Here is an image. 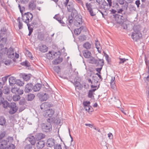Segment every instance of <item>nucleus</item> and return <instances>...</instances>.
<instances>
[{
	"instance_id": "1",
	"label": "nucleus",
	"mask_w": 149,
	"mask_h": 149,
	"mask_svg": "<svg viewBox=\"0 0 149 149\" xmlns=\"http://www.w3.org/2000/svg\"><path fill=\"white\" fill-rule=\"evenodd\" d=\"M55 118H48L47 119V123L42 124V128L44 132H48L52 130V125L51 123H55Z\"/></svg>"
},
{
	"instance_id": "2",
	"label": "nucleus",
	"mask_w": 149,
	"mask_h": 149,
	"mask_svg": "<svg viewBox=\"0 0 149 149\" xmlns=\"http://www.w3.org/2000/svg\"><path fill=\"white\" fill-rule=\"evenodd\" d=\"M13 140L12 137H8L5 139L0 140V149H6L8 143L12 142Z\"/></svg>"
},
{
	"instance_id": "3",
	"label": "nucleus",
	"mask_w": 149,
	"mask_h": 149,
	"mask_svg": "<svg viewBox=\"0 0 149 149\" xmlns=\"http://www.w3.org/2000/svg\"><path fill=\"white\" fill-rule=\"evenodd\" d=\"M33 17V15L32 13L27 12L22 14V18L23 21L27 24H29V23L31 21Z\"/></svg>"
},
{
	"instance_id": "4",
	"label": "nucleus",
	"mask_w": 149,
	"mask_h": 149,
	"mask_svg": "<svg viewBox=\"0 0 149 149\" xmlns=\"http://www.w3.org/2000/svg\"><path fill=\"white\" fill-rule=\"evenodd\" d=\"M115 18L117 22L120 24H123L127 20V16L125 15H116Z\"/></svg>"
},
{
	"instance_id": "5",
	"label": "nucleus",
	"mask_w": 149,
	"mask_h": 149,
	"mask_svg": "<svg viewBox=\"0 0 149 149\" xmlns=\"http://www.w3.org/2000/svg\"><path fill=\"white\" fill-rule=\"evenodd\" d=\"M82 23L81 16L78 15H76L74 18V25L77 27H79L82 24Z\"/></svg>"
},
{
	"instance_id": "6",
	"label": "nucleus",
	"mask_w": 149,
	"mask_h": 149,
	"mask_svg": "<svg viewBox=\"0 0 149 149\" xmlns=\"http://www.w3.org/2000/svg\"><path fill=\"white\" fill-rule=\"evenodd\" d=\"M111 6L112 8L110 10L111 13V14L116 13L117 12V10L120 8L118 3L115 1H113Z\"/></svg>"
},
{
	"instance_id": "7",
	"label": "nucleus",
	"mask_w": 149,
	"mask_h": 149,
	"mask_svg": "<svg viewBox=\"0 0 149 149\" xmlns=\"http://www.w3.org/2000/svg\"><path fill=\"white\" fill-rule=\"evenodd\" d=\"M54 111L52 109H49L44 112L43 115L45 117H49V118H54L52 117V115L54 113Z\"/></svg>"
},
{
	"instance_id": "8",
	"label": "nucleus",
	"mask_w": 149,
	"mask_h": 149,
	"mask_svg": "<svg viewBox=\"0 0 149 149\" xmlns=\"http://www.w3.org/2000/svg\"><path fill=\"white\" fill-rule=\"evenodd\" d=\"M142 35L141 32H133L132 33V38L134 40L136 41L142 37Z\"/></svg>"
},
{
	"instance_id": "9",
	"label": "nucleus",
	"mask_w": 149,
	"mask_h": 149,
	"mask_svg": "<svg viewBox=\"0 0 149 149\" xmlns=\"http://www.w3.org/2000/svg\"><path fill=\"white\" fill-rule=\"evenodd\" d=\"M11 92L14 94L21 95L23 93L24 91L20 89L19 88L14 86L11 88Z\"/></svg>"
},
{
	"instance_id": "10",
	"label": "nucleus",
	"mask_w": 149,
	"mask_h": 149,
	"mask_svg": "<svg viewBox=\"0 0 149 149\" xmlns=\"http://www.w3.org/2000/svg\"><path fill=\"white\" fill-rule=\"evenodd\" d=\"M55 141L53 138H51L48 139L47 141V147H52L54 146Z\"/></svg>"
},
{
	"instance_id": "11",
	"label": "nucleus",
	"mask_w": 149,
	"mask_h": 149,
	"mask_svg": "<svg viewBox=\"0 0 149 149\" xmlns=\"http://www.w3.org/2000/svg\"><path fill=\"white\" fill-rule=\"evenodd\" d=\"M107 2L108 3L109 6H108V4L106 2H103V9L106 10L108 9H109V7L112 6V2L111 0H107Z\"/></svg>"
},
{
	"instance_id": "12",
	"label": "nucleus",
	"mask_w": 149,
	"mask_h": 149,
	"mask_svg": "<svg viewBox=\"0 0 149 149\" xmlns=\"http://www.w3.org/2000/svg\"><path fill=\"white\" fill-rule=\"evenodd\" d=\"M33 89V85L31 83L28 84L25 87L24 91L28 93L31 91Z\"/></svg>"
},
{
	"instance_id": "13",
	"label": "nucleus",
	"mask_w": 149,
	"mask_h": 149,
	"mask_svg": "<svg viewBox=\"0 0 149 149\" xmlns=\"http://www.w3.org/2000/svg\"><path fill=\"white\" fill-rule=\"evenodd\" d=\"M86 6L87 10L89 12L91 15L92 16H94L95 15V14L93 12L92 9V5L90 3H86Z\"/></svg>"
},
{
	"instance_id": "14",
	"label": "nucleus",
	"mask_w": 149,
	"mask_h": 149,
	"mask_svg": "<svg viewBox=\"0 0 149 149\" xmlns=\"http://www.w3.org/2000/svg\"><path fill=\"white\" fill-rule=\"evenodd\" d=\"M14 52L13 49L10 48L7 53L8 57L9 58H12L14 56Z\"/></svg>"
},
{
	"instance_id": "15",
	"label": "nucleus",
	"mask_w": 149,
	"mask_h": 149,
	"mask_svg": "<svg viewBox=\"0 0 149 149\" xmlns=\"http://www.w3.org/2000/svg\"><path fill=\"white\" fill-rule=\"evenodd\" d=\"M45 146V142L43 141H40L36 143V147L38 149H41Z\"/></svg>"
},
{
	"instance_id": "16",
	"label": "nucleus",
	"mask_w": 149,
	"mask_h": 149,
	"mask_svg": "<svg viewBox=\"0 0 149 149\" xmlns=\"http://www.w3.org/2000/svg\"><path fill=\"white\" fill-rule=\"evenodd\" d=\"M54 56V53L52 51H49L48 53L46 54L47 57L49 59H52Z\"/></svg>"
},
{
	"instance_id": "17",
	"label": "nucleus",
	"mask_w": 149,
	"mask_h": 149,
	"mask_svg": "<svg viewBox=\"0 0 149 149\" xmlns=\"http://www.w3.org/2000/svg\"><path fill=\"white\" fill-rule=\"evenodd\" d=\"M40 51L42 52H45L47 51L48 47L44 45H41L39 47Z\"/></svg>"
},
{
	"instance_id": "18",
	"label": "nucleus",
	"mask_w": 149,
	"mask_h": 149,
	"mask_svg": "<svg viewBox=\"0 0 149 149\" xmlns=\"http://www.w3.org/2000/svg\"><path fill=\"white\" fill-rule=\"evenodd\" d=\"M45 137V135L42 133H38L35 136V138L37 140H40L44 138Z\"/></svg>"
},
{
	"instance_id": "19",
	"label": "nucleus",
	"mask_w": 149,
	"mask_h": 149,
	"mask_svg": "<svg viewBox=\"0 0 149 149\" xmlns=\"http://www.w3.org/2000/svg\"><path fill=\"white\" fill-rule=\"evenodd\" d=\"M16 79L15 78L13 77H11L9 79V81L10 85L12 86L16 83Z\"/></svg>"
},
{
	"instance_id": "20",
	"label": "nucleus",
	"mask_w": 149,
	"mask_h": 149,
	"mask_svg": "<svg viewBox=\"0 0 149 149\" xmlns=\"http://www.w3.org/2000/svg\"><path fill=\"white\" fill-rule=\"evenodd\" d=\"M48 97V95L46 93L41 94L40 97V100L42 101L46 100Z\"/></svg>"
},
{
	"instance_id": "21",
	"label": "nucleus",
	"mask_w": 149,
	"mask_h": 149,
	"mask_svg": "<svg viewBox=\"0 0 149 149\" xmlns=\"http://www.w3.org/2000/svg\"><path fill=\"white\" fill-rule=\"evenodd\" d=\"M41 87V85L40 84H37L33 87V89L34 91H38L40 90Z\"/></svg>"
},
{
	"instance_id": "22",
	"label": "nucleus",
	"mask_w": 149,
	"mask_h": 149,
	"mask_svg": "<svg viewBox=\"0 0 149 149\" xmlns=\"http://www.w3.org/2000/svg\"><path fill=\"white\" fill-rule=\"evenodd\" d=\"M29 7L30 9L33 10L35 9L36 7L35 1L33 0L29 2Z\"/></svg>"
},
{
	"instance_id": "23",
	"label": "nucleus",
	"mask_w": 149,
	"mask_h": 149,
	"mask_svg": "<svg viewBox=\"0 0 149 149\" xmlns=\"http://www.w3.org/2000/svg\"><path fill=\"white\" fill-rule=\"evenodd\" d=\"M83 54L84 56L86 58H88L91 56V53L87 50H84L83 51Z\"/></svg>"
},
{
	"instance_id": "24",
	"label": "nucleus",
	"mask_w": 149,
	"mask_h": 149,
	"mask_svg": "<svg viewBox=\"0 0 149 149\" xmlns=\"http://www.w3.org/2000/svg\"><path fill=\"white\" fill-rule=\"evenodd\" d=\"M115 80V77H111V81L110 82H109V83H110L111 84V88L113 89H114L116 87Z\"/></svg>"
},
{
	"instance_id": "25",
	"label": "nucleus",
	"mask_w": 149,
	"mask_h": 149,
	"mask_svg": "<svg viewBox=\"0 0 149 149\" xmlns=\"http://www.w3.org/2000/svg\"><path fill=\"white\" fill-rule=\"evenodd\" d=\"M74 84L76 88L79 90H81L83 87L82 85L79 82L77 81L75 82Z\"/></svg>"
},
{
	"instance_id": "26",
	"label": "nucleus",
	"mask_w": 149,
	"mask_h": 149,
	"mask_svg": "<svg viewBox=\"0 0 149 149\" xmlns=\"http://www.w3.org/2000/svg\"><path fill=\"white\" fill-rule=\"evenodd\" d=\"M133 29L134 31V32H140L141 27L139 25L134 26Z\"/></svg>"
},
{
	"instance_id": "27",
	"label": "nucleus",
	"mask_w": 149,
	"mask_h": 149,
	"mask_svg": "<svg viewBox=\"0 0 149 149\" xmlns=\"http://www.w3.org/2000/svg\"><path fill=\"white\" fill-rule=\"evenodd\" d=\"M83 27L82 26H80L79 28L75 29L74 30V33L77 35H79L81 33V31L83 29Z\"/></svg>"
},
{
	"instance_id": "28",
	"label": "nucleus",
	"mask_w": 149,
	"mask_h": 149,
	"mask_svg": "<svg viewBox=\"0 0 149 149\" xmlns=\"http://www.w3.org/2000/svg\"><path fill=\"white\" fill-rule=\"evenodd\" d=\"M83 46L87 49H89L91 48V45L89 42H86L83 44Z\"/></svg>"
},
{
	"instance_id": "29",
	"label": "nucleus",
	"mask_w": 149,
	"mask_h": 149,
	"mask_svg": "<svg viewBox=\"0 0 149 149\" xmlns=\"http://www.w3.org/2000/svg\"><path fill=\"white\" fill-rule=\"evenodd\" d=\"M28 140L32 145H34L36 143V140L33 136H31L28 138Z\"/></svg>"
},
{
	"instance_id": "30",
	"label": "nucleus",
	"mask_w": 149,
	"mask_h": 149,
	"mask_svg": "<svg viewBox=\"0 0 149 149\" xmlns=\"http://www.w3.org/2000/svg\"><path fill=\"white\" fill-rule=\"evenodd\" d=\"M62 61V58H59L55 59L53 61V63L54 64L57 65L61 62Z\"/></svg>"
},
{
	"instance_id": "31",
	"label": "nucleus",
	"mask_w": 149,
	"mask_h": 149,
	"mask_svg": "<svg viewBox=\"0 0 149 149\" xmlns=\"http://www.w3.org/2000/svg\"><path fill=\"white\" fill-rule=\"evenodd\" d=\"M146 64L147 66V68H148V76L146 78V79L148 81H149V61L145 60Z\"/></svg>"
},
{
	"instance_id": "32",
	"label": "nucleus",
	"mask_w": 149,
	"mask_h": 149,
	"mask_svg": "<svg viewBox=\"0 0 149 149\" xmlns=\"http://www.w3.org/2000/svg\"><path fill=\"white\" fill-rule=\"evenodd\" d=\"M104 56L105 57L106 60L108 63H109L111 62V59L110 58L109 55L107 54L104 51H103Z\"/></svg>"
},
{
	"instance_id": "33",
	"label": "nucleus",
	"mask_w": 149,
	"mask_h": 149,
	"mask_svg": "<svg viewBox=\"0 0 149 149\" xmlns=\"http://www.w3.org/2000/svg\"><path fill=\"white\" fill-rule=\"evenodd\" d=\"M4 94L8 95L10 93V90L7 87H4L3 89L2 93Z\"/></svg>"
},
{
	"instance_id": "34",
	"label": "nucleus",
	"mask_w": 149,
	"mask_h": 149,
	"mask_svg": "<svg viewBox=\"0 0 149 149\" xmlns=\"http://www.w3.org/2000/svg\"><path fill=\"white\" fill-rule=\"evenodd\" d=\"M6 121L5 118L3 116L0 117V125H3L6 123Z\"/></svg>"
},
{
	"instance_id": "35",
	"label": "nucleus",
	"mask_w": 149,
	"mask_h": 149,
	"mask_svg": "<svg viewBox=\"0 0 149 149\" xmlns=\"http://www.w3.org/2000/svg\"><path fill=\"white\" fill-rule=\"evenodd\" d=\"M20 17H18L17 19L18 22L19 23L18 27L19 29L22 28L23 24L22 22L20 21Z\"/></svg>"
},
{
	"instance_id": "36",
	"label": "nucleus",
	"mask_w": 149,
	"mask_h": 149,
	"mask_svg": "<svg viewBox=\"0 0 149 149\" xmlns=\"http://www.w3.org/2000/svg\"><path fill=\"white\" fill-rule=\"evenodd\" d=\"M89 62L93 64H96L97 63V60L93 57H90L88 59Z\"/></svg>"
},
{
	"instance_id": "37",
	"label": "nucleus",
	"mask_w": 149,
	"mask_h": 149,
	"mask_svg": "<svg viewBox=\"0 0 149 149\" xmlns=\"http://www.w3.org/2000/svg\"><path fill=\"white\" fill-rule=\"evenodd\" d=\"M18 108H10L9 111V113L10 114L15 113L17 110Z\"/></svg>"
},
{
	"instance_id": "38",
	"label": "nucleus",
	"mask_w": 149,
	"mask_h": 149,
	"mask_svg": "<svg viewBox=\"0 0 149 149\" xmlns=\"http://www.w3.org/2000/svg\"><path fill=\"white\" fill-rule=\"evenodd\" d=\"M18 95H15L13 97V100L15 101H17L19 100L20 98V96Z\"/></svg>"
},
{
	"instance_id": "39",
	"label": "nucleus",
	"mask_w": 149,
	"mask_h": 149,
	"mask_svg": "<svg viewBox=\"0 0 149 149\" xmlns=\"http://www.w3.org/2000/svg\"><path fill=\"white\" fill-rule=\"evenodd\" d=\"M8 107L10 108H18V107H17L15 103V102L11 103L10 104H9Z\"/></svg>"
},
{
	"instance_id": "40",
	"label": "nucleus",
	"mask_w": 149,
	"mask_h": 149,
	"mask_svg": "<svg viewBox=\"0 0 149 149\" xmlns=\"http://www.w3.org/2000/svg\"><path fill=\"white\" fill-rule=\"evenodd\" d=\"M35 95L33 94H30L28 95V100L29 101L32 100L34 97Z\"/></svg>"
},
{
	"instance_id": "41",
	"label": "nucleus",
	"mask_w": 149,
	"mask_h": 149,
	"mask_svg": "<svg viewBox=\"0 0 149 149\" xmlns=\"http://www.w3.org/2000/svg\"><path fill=\"white\" fill-rule=\"evenodd\" d=\"M119 59L120 60V61L119 62V64H123L124 63V62L127 60H128V59H125V58H119Z\"/></svg>"
},
{
	"instance_id": "42",
	"label": "nucleus",
	"mask_w": 149,
	"mask_h": 149,
	"mask_svg": "<svg viewBox=\"0 0 149 149\" xmlns=\"http://www.w3.org/2000/svg\"><path fill=\"white\" fill-rule=\"evenodd\" d=\"M15 84L18 86H22L24 85V83L20 80H17L16 81V83H15Z\"/></svg>"
},
{
	"instance_id": "43",
	"label": "nucleus",
	"mask_w": 149,
	"mask_h": 149,
	"mask_svg": "<svg viewBox=\"0 0 149 149\" xmlns=\"http://www.w3.org/2000/svg\"><path fill=\"white\" fill-rule=\"evenodd\" d=\"M1 104H3V107L5 108H7L8 107L9 103L8 102H4L3 101V102Z\"/></svg>"
},
{
	"instance_id": "44",
	"label": "nucleus",
	"mask_w": 149,
	"mask_h": 149,
	"mask_svg": "<svg viewBox=\"0 0 149 149\" xmlns=\"http://www.w3.org/2000/svg\"><path fill=\"white\" fill-rule=\"evenodd\" d=\"M23 78L24 80L27 81L30 79V76L29 75L25 74L23 75Z\"/></svg>"
},
{
	"instance_id": "45",
	"label": "nucleus",
	"mask_w": 149,
	"mask_h": 149,
	"mask_svg": "<svg viewBox=\"0 0 149 149\" xmlns=\"http://www.w3.org/2000/svg\"><path fill=\"white\" fill-rule=\"evenodd\" d=\"M2 91L0 89V104L2 103L4 100V98L2 97Z\"/></svg>"
},
{
	"instance_id": "46",
	"label": "nucleus",
	"mask_w": 149,
	"mask_h": 149,
	"mask_svg": "<svg viewBox=\"0 0 149 149\" xmlns=\"http://www.w3.org/2000/svg\"><path fill=\"white\" fill-rule=\"evenodd\" d=\"M68 11L70 12L73 9V5L72 4L67 5Z\"/></svg>"
},
{
	"instance_id": "47",
	"label": "nucleus",
	"mask_w": 149,
	"mask_h": 149,
	"mask_svg": "<svg viewBox=\"0 0 149 149\" xmlns=\"http://www.w3.org/2000/svg\"><path fill=\"white\" fill-rule=\"evenodd\" d=\"M84 109H85V110L86 111L89 112L90 111V110L91 111H92V108L91 106L89 105L88 106H87L86 107H84Z\"/></svg>"
},
{
	"instance_id": "48",
	"label": "nucleus",
	"mask_w": 149,
	"mask_h": 149,
	"mask_svg": "<svg viewBox=\"0 0 149 149\" xmlns=\"http://www.w3.org/2000/svg\"><path fill=\"white\" fill-rule=\"evenodd\" d=\"M15 146L12 144H9L8 146H7L6 149H15Z\"/></svg>"
},
{
	"instance_id": "49",
	"label": "nucleus",
	"mask_w": 149,
	"mask_h": 149,
	"mask_svg": "<svg viewBox=\"0 0 149 149\" xmlns=\"http://www.w3.org/2000/svg\"><path fill=\"white\" fill-rule=\"evenodd\" d=\"M22 65L26 67H29L30 66V64L28 61H26L24 62H23L21 63Z\"/></svg>"
},
{
	"instance_id": "50",
	"label": "nucleus",
	"mask_w": 149,
	"mask_h": 149,
	"mask_svg": "<svg viewBox=\"0 0 149 149\" xmlns=\"http://www.w3.org/2000/svg\"><path fill=\"white\" fill-rule=\"evenodd\" d=\"M54 149H62L61 145L60 144H56L54 146Z\"/></svg>"
},
{
	"instance_id": "51",
	"label": "nucleus",
	"mask_w": 149,
	"mask_h": 149,
	"mask_svg": "<svg viewBox=\"0 0 149 149\" xmlns=\"http://www.w3.org/2000/svg\"><path fill=\"white\" fill-rule=\"evenodd\" d=\"M54 18L56 19L59 22L61 21V19L59 15H56L54 17Z\"/></svg>"
},
{
	"instance_id": "52",
	"label": "nucleus",
	"mask_w": 149,
	"mask_h": 149,
	"mask_svg": "<svg viewBox=\"0 0 149 149\" xmlns=\"http://www.w3.org/2000/svg\"><path fill=\"white\" fill-rule=\"evenodd\" d=\"M73 17L72 16H70L68 17V21L70 25L73 22Z\"/></svg>"
},
{
	"instance_id": "53",
	"label": "nucleus",
	"mask_w": 149,
	"mask_h": 149,
	"mask_svg": "<svg viewBox=\"0 0 149 149\" xmlns=\"http://www.w3.org/2000/svg\"><path fill=\"white\" fill-rule=\"evenodd\" d=\"M95 46L99 52L100 53L101 52V50L102 49L101 46L100 44H99V45H96Z\"/></svg>"
},
{
	"instance_id": "54",
	"label": "nucleus",
	"mask_w": 149,
	"mask_h": 149,
	"mask_svg": "<svg viewBox=\"0 0 149 149\" xmlns=\"http://www.w3.org/2000/svg\"><path fill=\"white\" fill-rule=\"evenodd\" d=\"M90 102L89 101H86L83 102V104L84 106V107H86L87 106H88L90 104Z\"/></svg>"
},
{
	"instance_id": "55",
	"label": "nucleus",
	"mask_w": 149,
	"mask_h": 149,
	"mask_svg": "<svg viewBox=\"0 0 149 149\" xmlns=\"http://www.w3.org/2000/svg\"><path fill=\"white\" fill-rule=\"evenodd\" d=\"M18 7H19L20 12L21 13L22 15V14H23V13H22V12L24 10L25 8L24 7H21L19 4Z\"/></svg>"
},
{
	"instance_id": "56",
	"label": "nucleus",
	"mask_w": 149,
	"mask_h": 149,
	"mask_svg": "<svg viewBox=\"0 0 149 149\" xmlns=\"http://www.w3.org/2000/svg\"><path fill=\"white\" fill-rule=\"evenodd\" d=\"M5 97L8 101H11L13 99V97L12 96L7 95Z\"/></svg>"
},
{
	"instance_id": "57",
	"label": "nucleus",
	"mask_w": 149,
	"mask_h": 149,
	"mask_svg": "<svg viewBox=\"0 0 149 149\" xmlns=\"http://www.w3.org/2000/svg\"><path fill=\"white\" fill-rule=\"evenodd\" d=\"M32 146L30 144L26 145L24 149H32Z\"/></svg>"
},
{
	"instance_id": "58",
	"label": "nucleus",
	"mask_w": 149,
	"mask_h": 149,
	"mask_svg": "<svg viewBox=\"0 0 149 149\" xmlns=\"http://www.w3.org/2000/svg\"><path fill=\"white\" fill-rule=\"evenodd\" d=\"M93 93L92 91H89L88 92V96L89 98H92L93 96Z\"/></svg>"
},
{
	"instance_id": "59",
	"label": "nucleus",
	"mask_w": 149,
	"mask_h": 149,
	"mask_svg": "<svg viewBox=\"0 0 149 149\" xmlns=\"http://www.w3.org/2000/svg\"><path fill=\"white\" fill-rule=\"evenodd\" d=\"M27 26L29 31L33 32V29L32 28L30 27L31 26V24H27Z\"/></svg>"
},
{
	"instance_id": "60",
	"label": "nucleus",
	"mask_w": 149,
	"mask_h": 149,
	"mask_svg": "<svg viewBox=\"0 0 149 149\" xmlns=\"http://www.w3.org/2000/svg\"><path fill=\"white\" fill-rule=\"evenodd\" d=\"M5 132H2L0 134V140H2V139L5 136Z\"/></svg>"
},
{
	"instance_id": "61",
	"label": "nucleus",
	"mask_w": 149,
	"mask_h": 149,
	"mask_svg": "<svg viewBox=\"0 0 149 149\" xmlns=\"http://www.w3.org/2000/svg\"><path fill=\"white\" fill-rule=\"evenodd\" d=\"M78 3H79L83 7H84V4L83 2L81 0H75Z\"/></svg>"
},
{
	"instance_id": "62",
	"label": "nucleus",
	"mask_w": 149,
	"mask_h": 149,
	"mask_svg": "<svg viewBox=\"0 0 149 149\" xmlns=\"http://www.w3.org/2000/svg\"><path fill=\"white\" fill-rule=\"evenodd\" d=\"M10 62H11V61L10 60H8L4 62V64L6 65H10Z\"/></svg>"
},
{
	"instance_id": "63",
	"label": "nucleus",
	"mask_w": 149,
	"mask_h": 149,
	"mask_svg": "<svg viewBox=\"0 0 149 149\" xmlns=\"http://www.w3.org/2000/svg\"><path fill=\"white\" fill-rule=\"evenodd\" d=\"M96 2L100 6L102 5V0H96Z\"/></svg>"
},
{
	"instance_id": "64",
	"label": "nucleus",
	"mask_w": 149,
	"mask_h": 149,
	"mask_svg": "<svg viewBox=\"0 0 149 149\" xmlns=\"http://www.w3.org/2000/svg\"><path fill=\"white\" fill-rule=\"evenodd\" d=\"M6 29L4 27H3V28H1V32L3 34H4L5 33V32H6Z\"/></svg>"
}]
</instances>
